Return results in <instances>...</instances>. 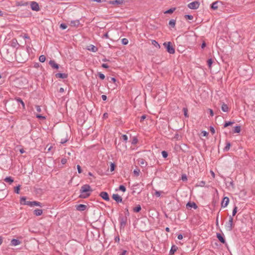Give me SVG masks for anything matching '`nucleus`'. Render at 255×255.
<instances>
[{
  "label": "nucleus",
  "instance_id": "603ef678",
  "mask_svg": "<svg viewBox=\"0 0 255 255\" xmlns=\"http://www.w3.org/2000/svg\"><path fill=\"white\" fill-rule=\"evenodd\" d=\"M122 138H123V140H124L125 142H127V141L128 138V136H127V135H126V134H123V135H122Z\"/></svg>",
  "mask_w": 255,
  "mask_h": 255
},
{
  "label": "nucleus",
  "instance_id": "cd10ccee",
  "mask_svg": "<svg viewBox=\"0 0 255 255\" xmlns=\"http://www.w3.org/2000/svg\"><path fill=\"white\" fill-rule=\"evenodd\" d=\"M231 143L230 142H227L226 143V146L224 147V151H228L230 148V147H231Z\"/></svg>",
  "mask_w": 255,
  "mask_h": 255
},
{
  "label": "nucleus",
  "instance_id": "6e6552de",
  "mask_svg": "<svg viewBox=\"0 0 255 255\" xmlns=\"http://www.w3.org/2000/svg\"><path fill=\"white\" fill-rule=\"evenodd\" d=\"M100 196L105 201H109L110 200L109 194L106 192H101L100 194Z\"/></svg>",
  "mask_w": 255,
  "mask_h": 255
},
{
  "label": "nucleus",
  "instance_id": "ddd939ff",
  "mask_svg": "<svg viewBox=\"0 0 255 255\" xmlns=\"http://www.w3.org/2000/svg\"><path fill=\"white\" fill-rule=\"evenodd\" d=\"M87 208V206L84 204H79L76 206V209L78 211H83Z\"/></svg>",
  "mask_w": 255,
  "mask_h": 255
},
{
  "label": "nucleus",
  "instance_id": "de8ad7c7",
  "mask_svg": "<svg viewBox=\"0 0 255 255\" xmlns=\"http://www.w3.org/2000/svg\"><path fill=\"white\" fill-rule=\"evenodd\" d=\"M36 117L37 118L40 119V120L45 119V117L44 116H42L41 115H36Z\"/></svg>",
  "mask_w": 255,
  "mask_h": 255
},
{
  "label": "nucleus",
  "instance_id": "bf43d9fd",
  "mask_svg": "<svg viewBox=\"0 0 255 255\" xmlns=\"http://www.w3.org/2000/svg\"><path fill=\"white\" fill-rule=\"evenodd\" d=\"M110 82H113V83H115L116 81V79L114 77H111L110 80H109Z\"/></svg>",
  "mask_w": 255,
  "mask_h": 255
},
{
  "label": "nucleus",
  "instance_id": "8fccbe9b",
  "mask_svg": "<svg viewBox=\"0 0 255 255\" xmlns=\"http://www.w3.org/2000/svg\"><path fill=\"white\" fill-rule=\"evenodd\" d=\"M60 27L62 29H65L67 27V26L65 23H61L60 25Z\"/></svg>",
  "mask_w": 255,
  "mask_h": 255
},
{
  "label": "nucleus",
  "instance_id": "4be33fe9",
  "mask_svg": "<svg viewBox=\"0 0 255 255\" xmlns=\"http://www.w3.org/2000/svg\"><path fill=\"white\" fill-rule=\"evenodd\" d=\"M177 249V247H176L175 246H173L170 249L169 254L170 255H173L174 254V253L176 251Z\"/></svg>",
  "mask_w": 255,
  "mask_h": 255
},
{
  "label": "nucleus",
  "instance_id": "f8f14e48",
  "mask_svg": "<svg viewBox=\"0 0 255 255\" xmlns=\"http://www.w3.org/2000/svg\"><path fill=\"white\" fill-rule=\"evenodd\" d=\"M124 0H114L110 1L109 3L112 4L119 5L124 3Z\"/></svg>",
  "mask_w": 255,
  "mask_h": 255
},
{
  "label": "nucleus",
  "instance_id": "09e8293b",
  "mask_svg": "<svg viewBox=\"0 0 255 255\" xmlns=\"http://www.w3.org/2000/svg\"><path fill=\"white\" fill-rule=\"evenodd\" d=\"M98 76H99V78L102 80H104L105 78L104 74H103L101 73H98Z\"/></svg>",
  "mask_w": 255,
  "mask_h": 255
},
{
  "label": "nucleus",
  "instance_id": "f3484780",
  "mask_svg": "<svg viewBox=\"0 0 255 255\" xmlns=\"http://www.w3.org/2000/svg\"><path fill=\"white\" fill-rule=\"evenodd\" d=\"M70 24L71 26L78 27L80 24V21L79 20H72Z\"/></svg>",
  "mask_w": 255,
  "mask_h": 255
},
{
  "label": "nucleus",
  "instance_id": "338daca9",
  "mask_svg": "<svg viewBox=\"0 0 255 255\" xmlns=\"http://www.w3.org/2000/svg\"><path fill=\"white\" fill-rule=\"evenodd\" d=\"M127 253V251L124 250L119 255H126Z\"/></svg>",
  "mask_w": 255,
  "mask_h": 255
},
{
  "label": "nucleus",
  "instance_id": "6e6d98bb",
  "mask_svg": "<svg viewBox=\"0 0 255 255\" xmlns=\"http://www.w3.org/2000/svg\"><path fill=\"white\" fill-rule=\"evenodd\" d=\"M77 169H78V173H81L82 172V170L81 169V166L79 165H78L77 166Z\"/></svg>",
  "mask_w": 255,
  "mask_h": 255
},
{
  "label": "nucleus",
  "instance_id": "49530a36",
  "mask_svg": "<svg viewBox=\"0 0 255 255\" xmlns=\"http://www.w3.org/2000/svg\"><path fill=\"white\" fill-rule=\"evenodd\" d=\"M212 63H213V61H212V59H209L207 60V64L209 67H211Z\"/></svg>",
  "mask_w": 255,
  "mask_h": 255
},
{
  "label": "nucleus",
  "instance_id": "b1692460",
  "mask_svg": "<svg viewBox=\"0 0 255 255\" xmlns=\"http://www.w3.org/2000/svg\"><path fill=\"white\" fill-rule=\"evenodd\" d=\"M88 50H89L92 52H95L97 51L98 48L93 45H90L89 46V48H88Z\"/></svg>",
  "mask_w": 255,
  "mask_h": 255
},
{
  "label": "nucleus",
  "instance_id": "c9c22d12",
  "mask_svg": "<svg viewBox=\"0 0 255 255\" xmlns=\"http://www.w3.org/2000/svg\"><path fill=\"white\" fill-rule=\"evenodd\" d=\"M234 124V122H226L224 125V128H226L229 126H231L232 125H233Z\"/></svg>",
  "mask_w": 255,
  "mask_h": 255
},
{
  "label": "nucleus",
  "instance_id": "473e14b6",
  "mask_svg": "<svg viewBox=\"0 0 255 255\" xmlns=\"http://www.w3.org/2000/svg\"><path fill=\"white\" fill-rule=\"evenodd\" d=\"M45 60H46V58L44 55H40L39 57V60L41 62H45Z\"/></svg>",
  "mask_w": 255,
  "mask_h": 255
},
{
  "label": "nucleus",
  "instance_id": "3c124183",
  "mask_svg": "<svg viewBox=\"0 0 255 255\" xmlns=\"http://www.w3.org/2000/svg\"><path fill=\"white\" fill-rule=\"evenodd\" d=\"M184 115L185 117H188V115L187 114L188 110L186 108H183Z\"/></svg>",
  "mask_w": 255,
  "mask_h": 255
},
{
  "label": "nucleus",
  "instance_id": "052dcab7",
  "mask_svg": "<svg viewBox=\"0 0 255 255\" xmlns=\"http://www.w3.org/2000/svg\"><path fill=\"white\" fill-rule=\"evenodd\" d=\"M61 162L62 164H65L67 162V159L66 158H62L61 160Z\"/></svg>",
  "mask_w": 255,
  "mask_h": 255
},
{
  "label": "nucleus",
  "instance_id": "2eb2a0df",
  "mask_svg": "<svg viewBox=\"0 0 255 255\" xmlns=\"http://www.w3.org/2000/svg\"><path fill=\"white\" fill-rule=\"evenodd\" d=\"M57 78L66 79L68 77V75L65 73H57L55 74Z\"/></svg>",
  "mask_w": 255,
  "mask_h": 255
},
{
  "label": "nucleus",
  "instance_id": "0e129e2a",
  "mask_svg": "<svg viewBox=\"0 0 255 255\" xmlns=\"http://www.w3.org/2000/svg\"><path fill=\"white\" fill-rule=\"evenodd\" d=\"M210 131H211V133H212V134L215 133V129L214 128H213V127H210Z\"/></svg>",
  "mask_w": 255,
  "mask_h": 255
},
{
  "label": "nucleus",
  "instance_id": "39448f33",
  "mask_svg": "<svg viewBox=\"0 0 255 255\" xmlns=\"http://www.w3.org/2000/svg\"><path fill=\"white\" fill-rule=\"evenodd\" d=\"M20 203L21 205H26L30 207L33 206V201H26L25 197L20 198Z\"/></svg>",
  "mask_w": 255,
  "mask_h": 255
},
{
  "label": "nucleus",
  "instance_id": "e433bc0d",
  "mask_svg": "<svg viewBox=\"0 0 255 255\" xmlns=\"http://www.w3.org/2000/svg\"><path fill=\"white\" fill-rule=\"evenodd\" d=\"M20 188V186L19 185L17 186L16 187H15L14 188V192L17 194H19Z\"/></svg>",
  "mask_w": 255,
  "mask_h": 255
},
{
  "label": "nucleus",
  "instance_id": "0eeeda50",
  "mask_svg": "<svg viewBox=\"0 0 255 255\" xmlns=\"http://www.w3.org/2000/svg\"><path fill=\"white\" fill-rule=\"evenodd\" d=\"M30 6L33 10L38 11L40 10L38 4L35 1L31 2Z\"/></svg>",
  "mask_w": 255,
  "mask_h": 255
},
{
  "label": "nucleus",
  "instance_id": "393cba45",
  "mask_svg": "<svg viewBox=\"0 0 255 255\" xmlns=\"http://www.w3.org/2000/svg\"><path fill=\"white\" fill-rule=\"evenodd\" d=\"M219 2L218 1H215L213 2L211 4V8L213 9H218V3Z\"/></svg>",
  "mask_w": 255,
  "mask_h": 255
},
{
  "label": "nucleus",
  "instance_id": "a18cd8bd",
  "mask_svg": "<svg viewBox=\"0 0 255 255\" xmlns=\"http://www.w3.org/2000/svg\"><path fill=\"white\" fill-rule=\"evenodd\" d=\"M185 18L187 19L192 20L193 19V16L191 15H185Z\"/></svg>",
  "mask_w": 255,
  "mask_h": 255
},
{
  "label": "nucleus",
  "instance_id": "bb28decb",
  "mask_svg": "<svg viewBox=\"0 0 255 255\" xmlns=\"http://www.w3.org/2000/svg\"><path fill=\"white\" fill-rule=\"evenodd\" d=\"M241 130V128L240 126H236L234 128L233 132L234 133H239Z\"/></svg>",
  "mask_w": 255,
  "mask_h": 255
},
{
  "label": "nucleus",
  "instance_id": "f257e3e1",
  "mask_svg": "<svg viewBox=\"0 0 255 255\" xmlns=\"http://www.w3.org/2000/svg\"><path fill=\"white\" fill-rule=\"evenodd\" d=\"M92 191L93 190L89 184H84L80 189L79 198L83 199L88 198L90 196Z\"/></svg>",
  "mask_w": 255,
  "mask_h": 255
},
{
  "label": "nucleus",
  "instance_id": "20e7f679",
  "mask_svg": "<svg viewBox=\"0 0 255 255\" xmlns=\"http://www.w3.org/2000/svg\"><path fill=\"white\" fill-rule=\"evenodd\" d=\"M233 228V218L232 216H229V220L226 225V229L228 231H231Z\"/></svg>",
  "mask_w": 255,
  "mask_h": 255
},
{
  "label": "nucleus",
  "instance_id": "f03ea898",
  "mask_svg": "<svg viewBox=\"0 0 255 255\" xmlns=\"http://www.w3.org/2000/svg\"><path fill=\"white\" fill-rule=\"evenodd\" d=\"M163 45L166 48L167 51L170 54H174L175 49L170 42H164Z\"/></svg>",
  "mask_w": 255,
  "mask_h": 255
},
{
  "label": "nucleus",
  "instance_id": "4d7b16f0",
  "mask_svg": "<svg viewBox=\"0 0 255 255\" xmlns=\"http://www.w3.org/2000/svg\"><path fill=\"white\" fill-rule=\"evenodd\" d=\"M35 108H36V110L37 112L40 113L41 112V109L39 106H36Z\"/></svg>",
  "mask_w": 255,
  "mask_h": 255
},
{
  "label": "nucleus",
  "instance_id": "9b49d317",
  "mask_svg": "<svg viewBox=\"0 0 255 255\" xmlns=\"http://www.w3.org/2000/svg\"><path fill=\"white\" fill-rule=\"evenodd\" d=\"M112 198L114 200H115L117 203H121L122 202V198L119 196L117 194H114L112 195Z\"/></svg>",
  "mask_w": 255,
  "mask_h": 255
},
{
  "label": "nucleus",
  "instance_id": "2f4dec72",
  "mask_svg": "<svg viewBox=\"0 0 255 255\" xmlns=\"http://www.w3.org/2000/svg\"><path fill=\"white\" fill-rule=\"evenodd\" d=\"M33 206H39V207H42V204L39 202H38V201H33Z\"/></svg>",
  "mask_w": 255,
  "mask_h": 255
},
{
  "label": "nucleus",
  "instance_id": "f704fd0d",
  "mask_svg": "<svg viewBox=\"0 0 255 255\" xmlns=\"http://www.w3.org/2000/svg\"><path fill=\"white\" fill-rule=\"evenodd\" d=\"M140 173V170L138 168H136L133 170V173L136 176H139Z\"/></svg>",
  "mask_w": 255,
  "mask_h": 255
},
{
  "label": "nucleus",
  "instance_id": "1a4fd4ad",
  "mask_svg": "<svg viewBox=\"0 0 255 255\" xmlns=\"http://www.w3.org/2000/svg\"><path fill=\"white\" fill-rule=\"evenodd\" d=\"M229 203V198L228 197H225L223 199V200L221 203V206L222 207H226L227 206Z\"/></svg>",
  "mask_w": 255,
  "mask_h": 255
},
{
  "label": "nucleus",
  "instance_id": "7c9ffc66",
  "mask_svg": "<svg viewBox=\"0 0 255 255\" xmlns=\"http://www.w3.org/2000/svg\"><path fill=\"white\" fill-rule=\"evenodd\" d=\"M151 43L152 45H153L154 46L158 48H160V45L158 43V42L155 41V40H152L151 41Z\"/></svg>",
  "mask_w": 255,
  "mask_h": 255
},
{
  "label": "nucleus",
  "instance_id": "13d9d810",
  "mask_svg": "<svg viewBox=\"0 0 255 255\" xmlns=\"http://www.w3.org/2000/svg\"><path fill=\"white\" fill-rule=\"evenodd\" d=\"M201 134H202V136H206L208 135V132L204 130V131H202Z\"/></svg>",
  "mask_w": 255,
  "mask_h": 255
},
{
  "label": "nucleus",
  "instance_id": "aec40b11",
  "mask_svg": "<svg viewBox=\"0 0 255 255\" xmlns=\"http://www.w3.org/2000/svg\"><path fill=\"white\" fill-rule=\"evenodd\" d=\"M222 110L224 112H228L229 111V108L227 104L223 103L221 106Z\"/></svg>",
  "mask_w": 255,
  "mask_h": 255
},
{
  "label": "nucleus",
  "instance_id": "5fc2aeb1",
  "mask_svg": "<svg viewBox=\"0 0 255 255\" xmlns=\"http://www.w3.org/2000/svg\"><path fill=\"white\" fill-rule=\"evenodd\" d=\"M181 179L183 181H187V176L185 174H183L182 175V177H181Z\"/></svg>",
  "mask_w": 255,
  "mask_h": 255
},
{
  "label": "nucleus",
  "instance_id": "423d86ee",
  "mask_svg": "<svg viewBox=\"0 0 255 255\" xmlns=\"http://www.w3.org/2000/svg\"><path fill=\"white\" fill-rule=\"evenodd\" d=\"M200 5V3L198 1H194L192 2L189 3L188 4V7L192 9H197Z\"/></svg>",
  "mask_w": 255,
  "mask_h": 255
},
{
  "label": "nucleus",
  "instance_id": "c756f323",
  "mask_svg": "<svg viewBox=\"0 0 255 255\" xmlns=\"http://www.w3.org/2000/svg\"><path fill=\"white\" fill-rule=\"evenodd\" d=\"M16 100L20 104H21L22 106V107L23 109L25 108V105H24V102H23V101L21 100V98H16Z\"/></svg>",
  "mask_w": 255,
  "mask_h": 255
},
{
  "label": "nucleus",
  "instance_id": "e2e57ef3",
  "mask_svg": "<svg viewBox=\"0 0 255 255\" xmlns=\"http://www.w3.org/2000/svg\"><path fill=\"white\" fill-rule=\"evenodd\" d=\"M146 115H142L141 117H140V122H142L143 121V120L146 118Z\"/></svg>",
  "mask_w": 255,
  "mask_h": 255
},
{
  "label": "nucleus",
  "instance_id": "72a5a7b5",
  "mask_svg": "<svg viewBox=\"0 0 255 255\" xmlns=\"http://www.w3.org/2000/svg\"><path fill=\"white\" fill-rule=\"evenodd\" d=\"M175 10V8H170L168 10H166L165 12V13H167V14H171V13H172L173 12V11Z\"/></svg>",
  "mask_w": 255,
  "mask_h": 255
},
{
  "label": "nucleus",
  "instance_id": "79ce46f5",
  "mask_svg": "<svg viewBox=\"0 0 255 255\" xmlns=\"http://www.w3.org/2000/svg\"><path fill=\"white\" fill-rule=\"evenodd\" d=\"M205 184H206V183L204 181H201L198 182V186H201V187H203L205 186Z\"/></svg>",
  "mask_w": 255,
  "mask_h": 255
},
{
  "label": "nucleus",
  "instance_id": "58836bf2",
  "mask_svg": "<svg viewBox=\"0 0 255 255\" xmlns=\"http://www.w3.org/2000/svg\"><path fill=\"white\" fill-rule=\"evenodd\" d=\"M116 165L114 163H111L110 165V170L111 171H113L115 169Z\"/></svg>",
  "mask_w": 255,
  "mask_h": 255
},
{
  "label": "nucleus",
  "instance_id": "ea45409f",
  "mask_svg": "<svg viewBox=\"0 0 255 255\" xmlns=\"http://www.w3.org/2000/svg\"><path fill=\"white\" fill-rule=\"evenodd\" d=\"M137 142H138L137 138L136 137H133V139L132 140V141H131V144H136L137 143Z\"/></svg>",
  "mask_w": 255,
  "mask_h": 255
},
{
  "label": "nucleus",
  "instance_id": "dca6fc26",
  "mask_svg": "<svg viewBox=\"0 0 255 255\" xmlns=\"http://www.w3.org/2000/svg\"><path fill=\"white\" fill-rule=\"evenodd\" d=\"M21 243V242L17 239H12L11 241L10 245L13 246H15L19 245Z\"/></svg>",
  "mask_w": 255,
  "mask_h": 255
},
{
  "label": "nucleus",
  "instance_id": "4468645a",
  "mask_svg": "<svg viewBox=\"0 0 255 255\" xmlns=\"http://www.w3.org/2000/svg\"><path fill=\"white\" fill-rule=\"evenodd\" d=\"M49 64L53 68V69H58L59 67V64L56 63L54 60H50L49 62Z\"/></svg>",
  "mask_w": 255,
  "mask_h": 255
},
{
  "label": "nucleus",
  "instance_id": "69168bd1",
  "mask_svg": "<svg viewBox=\"0 0 255 255\" xmlns=\"http://www.w3.org/2000/svg\"><path fill=\"white\" fill-rule=\"evenodd\" d=\"M102 67L104 68H108L109 66L107 64L103 63L102 65Z\"/></svg>",
  "mask_w": 255,
  "mask_h": 255
},
{
  "label": "nucleus",
  "instance_id": "412c9836",
  "mask_svg": "<svg viewBox=\"0 0 255 255\" xmlns=\"http://www.w3.org/2000/svg\"><path fill=\"white\" fill-rule=\"evenodd\" d=\"M4 181L7 183H8L9 184H11L12 182H13V179L11 177L8 176L6 177Z\"/></svg>",
  "mask_w": 255,
  "mask_h": 255
},
{
  "label": "nucleus",
  "instance_id": "c85d7f7f",
  "mask_svg": "<svg viewBox=\"0 0 255 255\" xmlns=\"http://www.w3.org/2000/svg\"><path fill=\"white\" fill-rule=\"evenodd\" d=\"M175 24H176V20H174V19H171L169 22V25L174 28L175 26Z\"/></svg>",
  "mask_w": 255,
  "mask_h": 255
},
{
  "label": "nucleus",
  "instance_id": "a211bd4d",
  "mask_svg": "<svg viewBox=\"0 0 255 255\" xmlns=\"http://www.w3.org/2000/svg\"><path fill=\"white\" fill-rule=\"evenodd\" d=\"M217 237L221 243L223 244H225L226 243L225 239L224 238L223 236L220 233L217 234Z\"/></svg>",
  "mask_w": 255,
  "mask_h": 255
},
{
  "label": "nucleus",
  "instance_id": "9d476101",
  "mask_svg": "<svg viewBox=\"0 0 255 255\" xmlns=\"http://www.w3.org/2000/svg\"><path fill=\"white\" fill-rule=\"evenodd\" d=\"M186 208L188 209H190L192 208L194 209H196L198 208V206L194 202H189L186 204Z\"/></svg>",
  "mask_w": 255,
  "mask_h": 255
},
{
  "label": "nucleus",
  "instance_id": "c03bdc74",
  "mask_svg": "<svg viewBox=\"0 0 255 255\" xmlns=\"http://www.w3.org/2000/svg\"><path fill=\"white\" fill-rule=\"evenodd\" d=\"M237 212V207L235 206L233 210L232 217L235 216V215L236 214Z\"/></svg>",
  "mask_w": 255,
  "mask_h": 255
},
{
  "label": "nucleus",
  "instance_id": "5701e85b",
  "mask_svg": "<svg viewBox=\"0 0 255 255\" xmlns=\"http://www.w3.org/2000/svg\"><path fill=\"white\" fill-rule=\"evenodd\" d=\"M42 214V210L41 209H35L34 211V214L36 216H40Z\"/></svg>",
  "mask_w": 255,
  "mask_h": 255
},
{
  "label": "nucleus",
  "instance_id": "37998d69",
  "mask_svg": "<svg viewBox=\"0 0 255 255\" xmlns=\"http://www.w3.org/2000/svg\"><path fill=\"white\" fill-rule=\"evenodd\" d=\"M128 40L127 38H123L122 39V43L124 45H127L128 44Z\"/></svg>",
  "mask_w": 255,
  "mask_h": 255
},
{
  "label": "nucleus",
  "instance_id": "774afa93",
  "mask_svg": "<svg viewBox=\"0 0 255 255\" xmlns=\"http://www.w3.org/2000/svg\"><path fill=\"white\" fill-rule=\"evenodd\" d=\"M67 141V139H62L60 141V143L62 144H64V143H66Z\"/></svg>",
  "mask_w": 255,
  "mask_h": 255
},
{
  "label": "nucleus",
  "instance_id": "a878e982",
  "mask_svg": "<svg viewBox=\"0 0 255 255\" xmlns=\"http://www.w3.org/2000/svg\"><path fill=\"white\" fill-rule=\"evenodd\" d=\"M141 209V206L140 205H137L136 207L133 208V211L134 212L138 213L139 212Z\"/></svg>",
  "mask_w": 255,
  "mask_h": 255
},
{
  "label": "nucleus",
  "instance_id": "864d4df0",
  "mask_svg": "<svg viewBox=\"0 0 255 255\" xmlns=\"http://www.w3.org/2000/svg\"><path fill=\"white\" fill-rule=\"evenodd\" d=\"M125 217H128V216H129V213L128 212V208H126L125 209Z\"/></svg>",
  "mask_w": 255,
  "mask_h": 255
},
{
  "label": "nucleus",
  "instance_id": "6ab92c4d",
  "mask_svg": "<svg viewBox=\"0 0 255 255\" xmlns=\"http://www.w3.org/2000/svg\"><path fill=\"white\" fill-rule=\"evenodd\" d=\"M138 163L141 166H145L147 164L146 162L142 158H139L138 159Z\"/></svg>",
  "mask_w": 255,
  "mask_h": 255
},
{
  "label": "nucleus",
  "instance_id": "a19ab883",
  "mask_svg": "<svg viewBox=\"0 0 255 255\" xmlns=\"http://www.w3.org/2000/svg\"><path fill=\"white\" fill-rule=\"evenodd\" d=\"M161 154H162L163 157L164 158H166L168 156L167 152H166V151H164V150L162 151Z\"/></svg>",
  "mask_w": 255,
  "mask_h": 255
},
{
  "label": "nucleus",
  "instance_id": "7ed1b4c3",
  "mask_svg": "<svg viewBox=\"0 0 255 255\" xmlns=\"http://www.w3.org/2000/svg\"><path fill=\"white\" fill-rule=\"evenodd\" d=\"M119 221L120 223V229H124L127 223V217H123L121 214L119 217Z\"/></svg>",
  "mask_w": 255,
  "mask_h": 255
},
{
  "label": "nucleus",
  "instance_id": "680f3d73",
  "mask_svg": "<svg viewBox=\"0 0 255 255\" xmlns=\"http://www.w3.org/2000/svg\"><path fill=\"white\" fill-rule=\"evenodd\" d=\"M161 194V192L158 191H156L155 192V195L157 197H159Z\"/></svg>",
  "mask_w": 255,
  "mask_h": 255
},
{
  "label": "nucleus",
  "instance_id": "4c0bfd02",
  "mask_svg": "<svg viewBox=\"0 0 255 255\" xmlns=\"http://www.w3.org/2000/svg\"><path fill=\"white\" fill-rule=\"evenodd\" d=\"M119 190L125 192L126 191V188L125 186L121 185L119 186Z\"/></svg>",
  "mask_w": 255,
  "mask_h": 255
}]
</instances>
